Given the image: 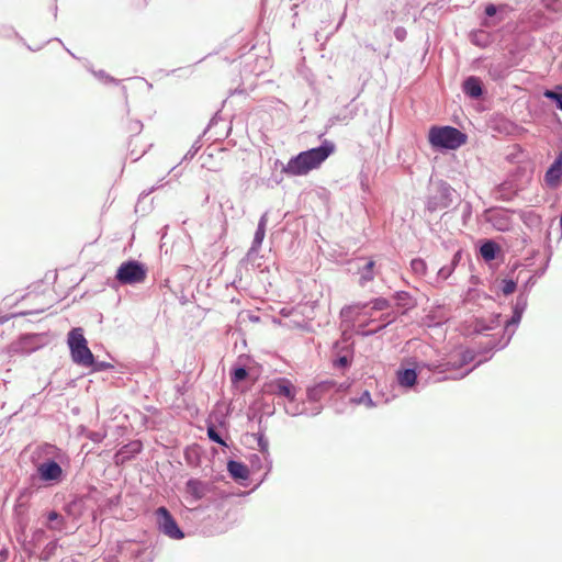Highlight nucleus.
Segmentation results:
<instances>
[{"label": "nucleus", "instance_id": "nucleus-34", "mask_svg": "<svg viewBox=\"0 0 562 562\" xmlns=\"http://www.w3.org/2000/svg\"><path fill=\"white\" fill-rule=\"evenodd\" d=\"M375 262L373 260H369L363 268L360 270V283L364 285L367 282L373 280L374 278V269Z\"/></svg>", "mask_w": 562, "mask_h": 562}, {"label": "nucleus", "instance_id": "nucleus-5", "mask_svg": "<svg viewBox=\"0 0 562 562\" xmlns=\"http://www.w3.org/2000/svg\"><path fill=\"white\" fill-rule=\"evenodd\" d=\"M459 198L457 191L445 180L430 182L426 209L429 212L450 207Z\"/></svg>", "mask_w": 562, "mask_h": 562}, {"label": "nucleus", "instance_id": "nucleus-18", "mask_svg": "<svg viewBox=\"0 0 562 562\" xmlns=\"http://www.w3.org/2000/svg\"><path fill=\"white\" fill-rule=\"evenodd\" d=\"M41 347L40 336L27 334L22 336L16 342L11 345V350L21 355H30Z\"/></svg>", "mask_w": 562, "mask_h": 562}, {"label": "nucleus", "instance_id": "nucleus-29", "mask_svg": "<svg viewBox=\"0 0 562 562\" xmlns=\"http://www.w3.org/2000/svg\"><path fill=\"white\" fill-rule=\"evenodd\" d=\"M393 297L396 305L404 310V313L413 310L416 306L415 299L406 291H396Z\"/></svg>", "mask_w": 562, "mask_h": 562}, {"label": "nucleus", "instance_id": "nucleus-23", "mask_svg": "<svg viewBox=\"0 0 562 562\" xmlns=\"http://www.w3.org/2000/svg\"><path fill=\"white\" fill-rule=\"evenodd\" d=\"M227 472L229 476L243 486H246V481L249 479V468L241 461L228 460Z\"/></svg>", "mask_w": 562, "mask_h": 562}, {"label": "nucleus", "instance_id": "nucleus-53", "mask_svg": "<svg viewBox=\"0 0 562 562\" xmlns=\"http://www.w3.org/2000/svg\"><path fill=\"white\" fill-rule=\"evenodd\" d=\"M120 502V495H116L114 497H111L108 499V505L109 506H114V505H117Z\"/></svg>", "mask_w": 562, "mask_h": 562}, {"label": "nucleus", "instance_id": "nucleus-2", "mask_svg": "<svg viewBox=\"0 0 562 562\" xmlns=\"http://www.w3.org/2000/svg\"><path fill=\"white\" fill-rule=\"evenodd\" d=\"M335 150V143L329 139H324L319 146L303 150L291 157L286 165H282L281 171L291 177L305 176L310 171L321 167Z\"/></svg>", "mask_w": 562, "mask_h": 562}, {"label": "nucleus", "instance_id": "nucleus-26", "mask_svg": "<svg viewBox=\"0 0 562 562\" xmlns=\"http://www.w3.org/2000/svg\"><path fill=\"white\" fill-rule=\"evenodd\" d=\"M479 252H480V256L486 262H491L499 256V254L502 252V248L495 240L485 239L482 241Z\"/></svg>", "mask_w": 562, "mask_h": 562}, {"label": "nucleus", "instance_id": "nucleus-24", "mask_svg": "<svg viewBox=\"0 0 562 562\" xmlns=\"http://www.w3.org/2000/svg\"><path fill=\"white\" fill-rule=\"evenodd\" d=\"M261 422H262V417L260 416L259 425L261 424ZM252 436L257 439L259 451L263 456L265 462L267 463V471H266L262 480L260 481V483H261L272 469V460L270 458V452H269V440L267 439V437L265 435V429H262L260 426H259L258 432L252 434Z\"/></svg>", "mask_w": 562, "mask_h": 562}, {"label": "nucleus", "instance_id": "nucleus-14", "mask_svg": "<svg viewBox=\"0 0 562 562\" xmlns=\"http://www.w3.org/2000/svg\"><path fill=\"white\" fill-rule=\"evenodd\" d=\"M435 363L428 364L425 362H415L413 368H400L396 371V380L400 386L411 389L417 384L418 374L423 368H427L430 371H435Z\"/></svg>", "mask_w": 562, "mask_h": 562}, {"label": "nucleus", "instance_id": "nucleus-31", "mask_svg": "<svg viewBox=\"0 0 562 562\" xmlns=\"http://www.w3.org/2000/svg\"><path fill=\"white\" fill-rule=\"evenodd\" d=\"M543 97L552 101L555 106L562 111V85H558L552 89H546Z\"/></svg>", "mask_w": 562, "mask_h": 562}, {"label": "nucleus", "instance_id": "nucleus-10", "mask_svg": "<svg viewBox=\"0 0 562 562\" xmlns=\"http://www.w3.org/2000/svg\"><path fill=\"white\" fill-rule=\"evenodd\" d=\"M155 524L158 531L170 539L181 540L186 537L176 518L165 506L155 510Z\"/></svg>", "mask_w": 562, "mask_h": 562}, {"label": "nucleus", "instance_id": "nucleus-4", "mask_svg": "<svg viewBox=\"0 0 562 562\" xmlns=\"http://www.w3.org/2000/svg\"><path fill=\"white\" fill-rule=\"evenodd\" d=\"M517 327H518V325H509V319H507L505 322V325H504V328H503V335L501 336V338L497 339L495 337H491V338H488V340L486 342H481L480 344L477 353L484 356L483 359L479 360L477 363L474 367H472L471 369L465 370L461 374H452V375L446 376L445 379L458 380V379H462L465 375H468L477 366H480L481 363H483V362L487 361L488 359H491V357H492L491 352L493 350H495V349L502 350L505 347H507L508 344L510 342L513 336L515 335V331H516Z\"/></svg>", "mask_w": 562, "mask_h": 562}, {"label": "nucleus", "instance_id": "nucleus-57", "mask_svg": "<svg viewBox=\"0 0 562 562\" xmlns=\"http://www.w3.org/2000/svg\"><path fill=\"white\" fill-rule=\"evenodd\" d=\"M54 41L59 42V43L64 46V48L66 49V52H67L71 57L77 58V57H76V55H75V54H74L69 48H67V47L64 45V43L61 42V40H60V38H57V37H56V38H54Z\"/></svg>", "mask_w": 562, "mask_h": 562}, {"label": "nucleus", "instance_id": "nucleus-47", "mask_svg": "<svg viewBox=\"0 0 562 562\" xmlns=\"http://www.w3.org/2000/svg\"><path fill=\"white\" fill-rule=\"evenodd\" d=\"M201 144H200V137L192 144L191 148L187 151V154L183 157V160H191L200 150Z\"/></svg>", "mask_w": 562, "mask_h": 562}, {"label": "nucleus", "instance_id": "nucleus-61", "mask_svg": "<svg viewBox=\"0 0 562 562\" xmlns=\"http://www.w3.org/2000/svg\"><path fill=\"white\" fill-rule=\"evenodd\" d=\"M130 155H131V158H132V160H133V161L138 160V159H139V157H140V156H134V151H133V150L131 151V154H130Z\"/></svg>", "mask_w": 562, "mask_h": 562}, {"label": "nucleus", "instance_id": "nucleus-46", "mask_svg": "<svg viewBox=\"0 0 562 562\" xmlns=\"http://www.w3.org/2000/svg\"><path fill=\"white\" fill-rule=\"evenodd\" d=\"M395 315H392V314H383L381 316V321L383 322L381 325H379L376 328H374V330H378V333H380L381 330H383L384 328H386L390 324H392L394 321H395Z\"/></svg>", "mask_w": 562, "mask_h": 562}, {"label": "nucleus", "instance_id": "nucleus-32", "mask_svg": "<svg viewBox=\"0 0 562 562\" xmlns=\"http://www.w3.org/2000/svg\"><path fill=\"white\" fill-rule=\"evenodd\" d=\"M284 411L290 416H299L307 414L306 406L304 403H297L296 398L292 401H288V404L284 405Z\"/></svg>", "mask_w": 562, "mask_h": 562}, {"label": "nucleus", "instance_id": "nucleus-38", "mask_svg": "<svg viewBox=\"0 0 562 562\" xmlns=\"http://www.w3.org/2000/svg\"><path fill=\"white\" fill-rule=\"evenodd\" d=\"M351 403L356 405H366L370 408L375 406V403L373 402L368 390L363 391L359 397L351 398Z\"/></svg>", "mask_w": 562, "mask_h": 562}, {"label": "nucleus", "instance_id": "nucleus-36", "mask_svg": "<svg viewBox=\"0 0 562 562\" xmlns=\"http://www.w3.org/2000/svg\"><path fill=\"white\" fill-rule=\"evenodd\" d=\"M248 375V369L244 366L236 367L231 371V379L233 383L245 381Z\"/></svg>", "mask_w": 562, "mask_h": 562}, {"label": "nucleus", "instance_id": "nucleus-37", "mask_svg": "<svg viewBox=\"0 0 562 562\" xmlns=\"http://www.w3.org/2000/svg\"><path fill=\"white\" fill-rule=\"evenodd\" d=\"M58 548V541L57 540H53V541H49L43 549L42 553H41V560L47 562L50 560V558L53 555H55L56 553V550Z\"/></svg>", "mask_w": 562, "mask_h": 562}, {"label": "nucleus", "instance_id": "nucleus-30", "mask_svg": "<svg viewBox=\"0 0 562 562\" xmlns=\"http://www.w3.org/2000/svg\"><path fill=\"white\" fill-rule=\"evenodd\" d=\"M470 41L473 45L485 48L492 43V36L485 30L479 29L470 32Z\"/></svg>", "mask_w": 562, "mask_h": 562}, {"label": "nucleus", "instance_id": "nucleus-50", "mask_svg": "<svg viewBox=\"0 0 562 562\" xmlns=\"http://www.w3.org/2000/svg\"><path fill=\"white\" fill-rule=\"evenodd\" d=\"M406 30L404 27H396L394 31V36L397 41H404L406 37Z\"/></svg>", "mask_w": 562, "mask_h": 562}, {"label": "nucleus", "instance_id": "nucleus-44", "mask_svg": "<svg viewBox=\"0 0 562 562\" xmlns=\"http://www.w3.org/2000/svg\"><path fill=\"white\" fill-rule=\"evenodd\" d=\"M488 76L493 79V80H499L504 77V74H503V69L499 65H491L488 67Z\"/></svg>", "mask_w": 562, "mask_h": 562}, {"label": "nucleus", "instance_id": "nucleus-63", "mask_svg": "<svg viewBox=\"0 0 562 562\" xmlns=\"http://www.w3.org/2000/svg\"><path fill=\"white\" fill-rule=\"evenodd\" d=\"M11 31H12V33H13L16 37H19L22 42L24 41V40H23V37H21V36L19 35V33H16L14 30H11Z\"/></svg>", "mask_w": 562, "mask_h": 562}, {"label": "nucleus", "instance_id": "nucleus-52", "mask_svg": "<svg viewBox=\"0 0 562 562\" xmlns=\"http://www.w3.org/2000/svg\"><path fill=\"white\" fill-rule=\"evenodd\" d=\"M45 536V531L43 529H36L33 533L34 540H40Z\"/></svg>", "mask_w": 562, "mask_h": 562}, {"label": "nucleus", "instance_id": "nucleus-58", "mask_svg": "<svg viewBox=\"0 0 562 562\" xmlns=\"http://www.w3.org/2000/svg\"><path fill=\"white\" fill-rule=\"evenodd\" d=\"M375 334H378V330H374V329H368V330H366V331H363V333H362V336L368 337V336H373V335H375Z\"/></svg>", "mask_w": 562, "mask_h": 562}, {"label": "nucleus", "instance_id": "nucleus-49", "mask_svg": "<svg viewBox=\"0 0 562 562\" xmlns=\"http://www.w3.org/2000/svg\"><path fill=\"white\" fill-rule=\"evenodd\" d=\"M340 24H341V21L337 24V26L329 34H327L324 37L325 42L339 29ZM315 38H316L317 42H321L323 40V36H322L319 31H316Z\"/></svg>", "mask_w": 562, "mask_h": 562}, {"label": "nucleus", "instance_id": "nucleus-35", "mask_svg": "<svg viewBox=\"0 0 562 562\" xmlns=\"http://www.w3.org/2000/svg\"><path fill=\"white\" fill-rule=\"evenodd\" d=\"M86 368L90 369V372H104L108 370H112L114 366L106 361L97 360L95 357L93 356L92 363L88 364V367Z\"/></svg>", "mask_w": 562, "mask_h": 562}, {"label": "nucleus", "instance_id": "nucleus-51", "mask_svg": "<svg viewBox=\"0 0 562 562\" xmlns=\"http://www.w3.org/2000/svg\"><path fill=\"white\" fill-rule=\"evenodd\" d=\"M516 240H517V241H519V244H520V246H521V247H525V246L529 243L530 238H529V236H528V235L522 234V235H521L519 238H517Z\"/></svg>", "mask_w": 562, "mask_h": 562}, {"label": "nucleus", "instance_id": "nucleus-1", "mask_svg": "<svg viewBox=\"0 0 562 562\" xmlns=\"http://www.w3.org/2000/svg\"><path fill=\"white\" fill-rule=\"evenodd\" d=\"M35 468L32 480H38L44 486L59 485L67 477L64 465L69 463L66 451L54 443L42 442L37 445L30 456Z\"/></svg>", "mask_w": 562, "mask_h": 562}, {"label": "nucleus", "instance_id": "nucleus-48", "mask_svg": "<svg viewBox=\"0 0 562 562\" xmlns=\"http://www.w3.org/2000/svg\"><path fill=\"white\" fill-rule=\"evenodd\" d=\"M128 132L132 134V135H137L142 132L143 130V123L138 120L136 121H132L130 122L128 124Z\"/></svg>", "mask_w": 562, "mask_h": 562}, {"label": "nucleus", "instance_id": "nucleus-62", "mask_svg": "<svg viewBox=\"0 0 562 562\" xmlns=\"http://www.w3.org/2000/svg\"><path fill=\"white\" fill-rule=\"evenodd\" d=\"M27 48L32 52H36V50H40L42 48V46H38L36 48H33L32 46L27 45Z\"/></svg>", "mask_w": 562, "mask_h": 562}, {"label": "nucleus", "instance_id": "nucleus-3", "mask_svg": "<svg viewBox=\"0 0 562 562\" xmlns=\"http://www.w3.org/2000/svg\"><path fill=\"white\" fill-rule=\"evenodd\" d=\"M467 139V134L450 125L431 126L428 133L429 144L439 150L457 149L465 144Z\"/></svg>", "mask_w": 562, "mask_h": 562}, {"label": "nucleus", "instance_id": "nucleus-16", "mask_svg": "<svg viewBox=\"0 0 562 562\" xmlns=\"http://www.w3.org/2000/svg\"><path fill=\"white\" fill-rule=\"evenodd\" d=\"M462 91L472 100H480L487 93L482 79L477 76L467 77L462 82Z\"/></svg>", "mask_w": 562, "mask_h": 562}, {"label": "nucleus", "instance_id": "nucleus-12", "mask_svg": "<svg viewBox=\"0 0 562 562\" xmlns=\"http://www.w3.org/2000/svg\"><path fill=\"white\" fill-rule=\"evenodd\" d=\"M536 284V279L533 276H530L520 286L519 293L516 297V301L512 306V316L509 318V325H519L522 318V315L528 306V296L529 292Z\"/></svg>", "mask_w": 562, "mask_h": 562}, {"label": "nucleus", "instance_id": "nucleus-22", "mask_svg": "<svg viewBox=\"0 0 562 562\" xmlns=\"http://www.w3.org/2000/svg\"><path fill=\"white\" fill-rule=\"evenodd\" d=\"M502 323V314L494 313L490 315L487 318L485 317H476L473 321V333L483 335L486 331L493 330L501 326Z\"/></svg>", "mask_w": 562, "mask_h": 562}, {"label": "nucleus", "instance_id": "nucleus-42", "mask_svg": "<svg viewBox=\"0 0 562 562\" xmlns=\"http://www.w3.org/2000/svg\"><path fill=\"white\" fill-rule=\"evenodd\" d=\"M265 459H263V456L260 457L259 454L257 453H252L250 454L249 457V463H250V467L252 469V471H259L262 469V463H263Z\"/></svg>", "mask_w": 562, "mask_h": 562}, {"label": "nucleus", "instance_id": "nucleus-59", "mask_svg": "<svg viewBox=\"0 0 562 562\" xmlns=\"http://www.w3.org/2000/svg\"><path fill=\"white\" fill-rule=\"evenodd\" d=\"M501 199H502L503 201H510V200H512V196H510V195H508V194H504V193H502V194H501Z\"/></svg>", "mask_w": 562, "mask_h": 562}, {"label": "nucleus", "instance_id": "nucleus-25", "mask_svg": "<svg viewBox=\"0 0 562 562\" xmlns=\"http://www.w3.org/2000/svg\"><path fill=\"white\" fill-rule=\"evenodd\" d=\"M272 392L278 396H283L288 401H292L295 400L297 390L289 379L279 378L272 384Z\"/></svg>", "mask_w": 562, "mask_h": 562}, {"label": "nucleus", "instance_id": "nucleus-7", "mask_svg": "<svg viewBox=\"0 0 562 562\" xmlns=\"http://www.w3.org/2000/svg\"><path fill=\"white\" fill-rule=\"evenodd\" d=\"M355 355V344L349 335L342 333L341 338L334 342L331 364L335 369L347 370L351 367Z\"/></svg>", "mask_w": 562, "mask_h": 562}, {"label": "nucleus", "instance_id": "nucleus-27", "mask_svg": "<svg viewBox=\"0 0 562 562\" xmlns=\"http://www.w3.org/2000/svg\"><path fill=\"white\" fill-rule=\"evenodd\" d=\"M369 305L371 306V308L373 311H384V310H386V308H389L391 306V303L385 297H375V299L371 300L370 302H366V303H362V304H357V305H355V307L364 308V307H367ZM352 308H353L352 305L342 307L341 315L342 316L347 315L348 313L351 312Z\"/></svg>", "mask_w": 562, "mask_h": 562}, {"label": "nucleus", "instance_id": "nucleus-11", "mask_svg": "<svg viewBox=\"0 0 562 562\" xmlns=\"http://www.w3.org/2000/svg\"><path fill=\"white\" fill-rule=\"evenodd\" d=\"M350 387L347 381L337 382L334 379L323 380L307 389V398L311 402H318L326 394L345 393Z\"/></svg>", "mask_w": 562, "mask_h": 562}, {"label": "nucleus", "instance_id": "nucleus-19", "mask_svg": "<svg viewBox=\"0 0 562 562\" xmlns=\"http://www.w3.org/2000/svg\"><path fill=\"white\" fill-rule=\"evenodd\" d=\"M143 450V443L139 440H132L122 446L114 454L115 464H124L125 462L134 459Z\"/></svg>", "mask_w": 562, "mask_h": 562}, {"label": "nucleus", "instance_id": "nucleus-8", "mask_svg": "<svg viewBox=\"0 0 562 562\" xmlns=\"http://www.w3.org/2000/svg\"><path fill=\"white\" fill-rule=\"evenodd\" d=\"M147 277V267L145 263L128 259L122 262L116 269L115 281L120 284H138L145 281Z\"/></svg>", "mask_w": 562, "mask_h": 562}, {"label": "nucleus", "instance_id": "nucleus-6", "mask_svg": "<svg viewBox=\"0 0 562 562\" xmlns=\"http://www.w3.org/2000/svg\"><path fill=\"white\" fill-rule=\"evenodd\" d=\"M67 345L70 352L71 361L83 368L93 361V353L88 346V340L85 337L81 327H74L68 331Z\"/></svg>", "mask_w": 562, "mask_h": 562}, {"label": "nucleus", "instance_id": "nucleus-64", "mask_svg": "<svg viewBox=\"0 0 562 562\" xmlns=\"http://www.w3.org/2000/svg\"><path fill=\"white\" fill-rule=\"evenodd\" d=\"M54 16H57V5L54 7Z\"/></svg>", "mask_w": 562, "mask_h": 562}, {"label": "nucleus", "instance_id": "nucleus-60", "mask_svg": "<svg viewBox=\"0 0 562 562\" xmlns=\"http://www.w3.org/2000/svg\"><path fill=\"white\" fill-rule=\"evenodd\" d=\"M0 557H1L2 559H5V558L8 557V551H7V550H1V552H0Z\"/></svg>", "mask_w": 562, "mask_h": 562}, {"label": "nucleus", "instance_id": "nucleus-20", "mask_svg": "<svg viewBox=\"0 0 562 562\" xmlns=\"http://www.w3.org/2000/svg\"><path fill=\"white\" fill-rule=\"evenodd\" d=\"M210 483L191 477L184 484L186 493L191 497L192 502L202 499L210 492Z\"/></svg>", "mask_w": 562, "mask_h": 562}, {"label": "nucleus", "instance_id": "nucleus-45", "mask_svg": "<svg viewBox=\"0 0 562 562\" xmlns=\"http://www.w3.org/2000/svg\"><path fill=\"white\" fill-rule=\"evenodd\" d=\"M453 272V266H443L437 271V280L445 281Z\"/></svg>", "mask_w": 562, "mask_h": 562}, {"label": "nucleus", "instance_id": "nucleus-40", "mask_svg": "<svg viewBox=\"0 0 562 562\" xmlns=\"http://www.w3.org/2000/svg\"><path fill=\"white\" fill-rule=\"evenodd\" d=\"M207 437L212 442L218 443L221 446H227L225 440L223 439L221 432L216 429L214 425L207 426Z\"/></svg>", "mask_w": 562, "mask_h": 562}, {"label": "nucleus", "instance_id": "nucleus-21", "mask_svg": "<svg viewBox=\"0 0 562 562\" xmlns=\"http://www.w3.org/2000/svg\"><path fill=\"white\" fill-rule=\"evenodd\" d=\"M267 223H268V213L266 212L259 218L251 246L247 252V258L249 260H251L258 254V251L262 245V241L266 236Z\"/></svg>", "mask_w": 562, "mask_h": 562}, {"label": "nucleus", "instance_id": "nucleus-15", "mask_svg": "<svg viewBox=\"0 0 562 562\" xmlns=\"http://www.w3.org/2000/svg\"><path fill=\"white\" fill-rule=\"evenodd\" d=\"M543 181L550 189H557L562 181V149L544 172Z\"/></svg>", "mask_w": 562, "mask_h": 562}, {"label": "nucleus", "instance_id": "nucleus-56", "mask_svg": "<svg viewBox=\"0 0 562 562\" xmlns=\"http://www.w3.org/2000/svg\"><path fill=\"white\" fill-rule=\"evenodd\" d=\"M216 123V115L213 116L207 125V127L204 130L203 135L207 133V131Z\"/></svg>", "mask_w": 562, "mask_h": 562}, {"label": "nucleus", "instance_id": "nucleus-13", "mask_svg": "<svg viewBox=\"0 0 562 562\" xmlns=\"http://www.w3.org/2000/svg\"><path fill=\"white\" fill-rule=\"evenodd\" d=\"M515 210L504 209L499 206H493L485 211L486 221L498 232H508L512 228L510 214L515 213Z\"/></svg>", "mask_w": 562, "mask_h": 562}, {"label": "nucleus", "instance_id": "nucleus-54", "mask_svg": "<svg viewBox=\"0 0 562 562\" xmlns=\"http://www.w3.org/2000/svg\"><path fill=\"white\" fill-rule=\"evenodd\" d=\"M460 258H461V254H460V251L456 252V254H454V256H453V258H452V262H451V265H450V266H453V268H454V267H456V265L459 262Z\"/></svg>", "mask_w": 562, "mask_h": 562}, {"label": "nucleus", "instance_id": "nucleus-28", "mask_svg": "<svg viewBox=\"0 0 562 562\" xmlns=\"http://www.w3.org/2000/svg\"><path fill=\"white\" fill-rule=\"evenodd\" d=\"M66 526H67V521L63 515H60L56 510H50L47 513L46 527L49 530L63 532L66 530Z\"/></svg>", "mask_w": 562, "mask_h": 562}, {"label": "nucleus", "instance_id": "nucleus-33", "mask_svg": "<svg viewBox=\"0 0 562 562\" xmlns=\"http://www.w3.org/2000/svg\"><path fill=\"white\" fill-rule=\"evenodd\" d=\"M520 220L528 227H537L541 223V217L533 211H520Z\"/></svg>", "mask_w": 562, "mask_h": 562}, {"label": "nucleus", "instance_id": "nucleus-9", "mask_svg": "<svg viewBox=\"0 0 562 562\" xmlns=\"http://www.w3.org/2000/svg\"><path fill=\"white\" fill-rule=\"evenodd\" d=\"M514 8L508 3L487 2L483 5V12L479 15L480 25L483 29H495L509 16Z\"/></svg>", "mask_w": 562, "mask_h": 562}, {"label": "nucleus", "instance_id": "nucleus-41", "mask_svg": "<svg viewBox=\"0 0 562 562\" xmlns=\"http://www.w3.org/2000/svg\"><path fill=\"white\" fill-rule=\"evenodd\" d=\"M501 291L505 296L513 294L517 289V282L513 279H503L501 282Z\"/></svg>", "mask_w": 562, "mask_h": 562}, {"label": "nucleus", "instance_id": "nucleus-17", "mask_svg": "<svg viewBox=\"0 0 562 562\" xmlns=\"http://www.w3.org/2000/svg\"><path fill=\"white\" fill-rule=\"evenodd\" d=\"M476 358V352L472 349H467L460 353V358L458 361H447L442 363H438L435 366V372L437 373H447L452 369H460L470 362L474 361Z\"/></svg>", "mask_w": 562, "mask_h": 562}, {"label": "nucleus", "instance_id": "nucleus-39", "mask_svg": "<svg viewBox=\"0 0 562 562\" xmlns=\"http://www.w3.org/2000/svg\"><path fill=\"white\" fill-rule=\"evenodd\" d=\"M412 271L417 276H425L427 272V263L422 258H414L411 261Z\"/></svg>", "mask_w": 562, "mask_h": 562}, {"label": "nucleus", "instance_id": "nucleus-43", "mask_svg": "<svg viewBox=\"0 0 562 562\" xmlns=\"http://www.w3.org/2000/svg\"><path fill=\"white\" fill-rule=\"evenodd\" d=\"M91 72L100 80H103L105 83H114L117 85L119 80L106 74L104 70L94 71L91 70Z\"/></svg>", "mask_w": 562, "mask_h": 562}, {"label": "nucleus", "instance_id": "nucleus-55", "mask_svg": "<svg viewBox=\"0 0 562 562\" xmlns=\"http://www.w3.org/2000/svg\"><path fill=\"white\" fill-rule=\"evenodd\" d=\"M322 409H323V406H322V405H318L317 407H315V408L310 413V416H316V415L321 414ZM306 415H308V413H307Z\"/></svg>", "mask_w": 562, "mask_h": 562}]
</instances>
